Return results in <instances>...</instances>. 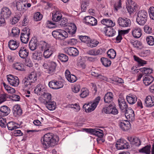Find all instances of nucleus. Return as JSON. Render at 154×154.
<instances>
[{"label": "nucleus", "instance_id": "obj_1", "mask_svg": "<svg viewBox=\"0 0 154 154\" xmlns=\"http://www.w3.org/2000/svg\"><path fill=\"white\" fill-rule=\"evenodd\" d=\"M59 140L58 137L51 133L45 134L41 140V143L45 149H47L50 146H54L57 144Z\"/></svg>", "mask_w": 154, "mask_h": 154}, {"label": "nucleus", "instance_id": "obj_2", "mask_svg": "<svg viewBox=\"0 0 154 154\" xmlns=\"http://www.w3.org/2000/svg\"><path fill=\"white\" fill-rule=\"evenodd\" d=\"M100 99V97H97L93 102L85 103L83 106V109L87 113L93 111L96 108Z\"/></svg>", "mask_w": 154, "mask_h": 154}, {"label": "nucleus", "instance_id": "obj_3", "mask_svg": "<svg viewBox=\"0 0 154 154\" xmlns=\"http://www.w3.org/2000/svg\"><path fill=\"white\" fill-rule=\"evenodd\" d=\"M41 49L44 51L43 56L45 58H48L51 56L54 51V48L53 45L44 43L42 46Z\"/></svg>", "mask_w": 154, "mask_h": 154}, {"label": "nucleus", "instance_id": "obj_4", "mask_svg": "<svg viewBox=\"0 0 154 154\" xmlns=\"http://www.w3.org/2000/svg\"><path fill=\"white\" fill-rule=\"evenodd\" d=\"M148 16V13L146 11H139L136 19L137 23L140 25H143L147 21Z\"/></svg>", "mask_w": 154, "mask_h": 154}, {"label": "nucleus", "instance_id": "obj_5", "mask_svg": "<svg viewBox=\"0 0 154 154\" xmlns=\"http://www.w3.org/2000/svg\"><path fill=\"white\" fill-rule=\"evenodd\" d=\"M52 35L54 38L59 40L64 39L68 36V33L61 29H57L53 31Z\"/></svg>", "mask_w": 154, "mask_h": 154}, {"label": "nucleus", "instance_id": "obj_6", "mask_svg": "<svg viewBox=\"0 0 154 154\" xmlns=\"http://www.w3.org/2000/svg\"><path fill=\"white\" fill-rule=\"evenodd\" d=\"M56 66L55 62L52 61H46L42 65L43 67L45 69H47V72L49 74L53 73L55 72Z\"/></svg>", "mask_w": 154, "mask_h": 154}, {"label": "nucleus", "instance_id": "obj_7", "mask_svg": "<svg viewBox=\"0 0 154 154\" xmlns=\"http://www.w3.org/2000/svg\"><path fill=\"white\" fill-rule=\"evenodd\" d=\"M115 146L118 150H122L128 149L129 147V145L125 140L121 138L116 141Z\"/></svg>", "mask_w": 154, "mask_h": 154}, {"label": "nucleus", "instance_id": "obj_8", "mask_svg": "<svg viewBox=\"0 0 154 154\" xmlns=\"http://www.w3.org/2000/svg\"><path fill=\"white\" fill-rule=\"evenodd\" d=\"M7 79L9 84L14 87L17 86L19 83L18 78L11 75H7Z\"/></svg>", "mask_w": 154, "mask_h": 154}, {"label": "nucleus", "instance_id": "obj_9", "mask_svg": "<svg viewBox=\"0 0 154 154\" xmlns=\"http://www.w3.org/2000/svg\"><path fill=\"white\" fill-rule=\"evenodd\" d=\"M118 23L119 25L122 27H128L131 25V21L128 18L119 17L118 20Z\"/></svg>", "mask_w": 154, "mask_h": 154}, {"label": "nucleus", "instance_id": "obj_10", "mask_svg": "<svg viewBox=\"0 0 154 154\" xmlns=\"http://www.w3.org/2000/svg\"><path fill=\"white\" fill-rule=\"evenodd\" d=\"M12 14L11 9L6 7H4L1 9V16L6 20L8 19L10 17Z\"/></svg>", "mask_w": 154, "mask_h": 154}, {"label": "nucleus", "instance_id": "obj_11", "mask_svg": "<svg viewBox=\"0 0 154 154\" xmlns=\"http://www.w3.org/2000/svg\"><path fill=\"white\" fill-rule=\"evenodd\" d=\"M23 31L20 36V39L21 42L24 43H27L29 39L30 35V30L29 29H25Z\"/></svg>", "mask_w": 154, "mask_h": 154}, {"label": "nucleus", "instance_id": "obj_12", "mask_svg": "<svg viewBox=\"0 0 154 154\" xmlns=\"http://www.w3.org/2000/svg\"><path fill=\"white\" fill-rule=\"evenodd\" d=\"M85 130L86 132L100 137H102L103 136V130L98 128H86Z\"/></svg>", "mask_w": 154, "mask_h": 154}, {"label": "nucleus", "instance_id": "obj_13", "mask_svg": "<svg viewBox=\"0 0 154 154\" xmlns=\"http://www.w3.org/2000/svg\"><path fill=\"white\" fill-rule=\"evenodd\" d=\"M84 22L85 24L89 26H95L97 24L96 19L91 16H87L85 17Z\"/></svg>", "mask_w": 154, "mask_h": 154}, {"label": "nucleus", "instance_id": "obj_14", "mask_svg": "<svg viewBox=\"0 0 154 154\" xmlns=\"http://www.w3.org/2000/svg\"><path fill=\"white\" fill-rule=\"evenodd\" d=\"M48 85L50 88L54 89L60 88L63 86V83L60 81H51L49 82Z\"/></svg>", "mask_w": 154, "mask_h": 154}, {"label": "nucleus", "instance_id": "obj_15", "mask_svg": "<svg viewBox=\"0 0 154 154\" xmlns=\"http://www.w3.org/2000/svg\"><path fill=\"white\" fill-rule=\"evenodd\" d=\"M46 87L45 85L41 84H38L34 89L35 93L39 95H42L46 91Z\"/></svg>", "mask_w": 154, "mask_h": 154}, {"label": "nucleus", "instance_id": "obj_16", "mask_svg": "<svg viewBox=\"0 0 154 154\" xmlns=\"http://www.w3.org/2000/svg\"><path fill=\"white\" fill-rule=\"evenodd\" d=\"M64 52L70 56H76L79 54L77 49L74 47L66 48L64 49Z\"/></svg>", "mask_w": 154, "mask_h": 154}, {"label": "nucleus", "instance_id": "obj_17", "mask_svg": "<svg viewBox=\"0 0 154 154\" xmlns=\"http://www.w3.org/2000/svg\"><path fill=\"white\" fill-rule=\"evenodd\" d=\"M76 27L75 24L73 23L69 24L66 29V31L70 35H72L75 32Z\"/></svg>", "mask_w": 154, "mask_h": 154}, {"label": "nucleus", "instance_id": "obj_18", "mask_svg": "<svg viewBox=\"0 0 154 154\" xmlns=\"http://www.w3.org/2000/svg\"><path fill=\"white\" fill-rule=\"evenodd\" d=\"M125 116L126 118L129 121H133L134 119V114L132 109L128 108L125 112Z\"/></svg>", "mask_w": 154, "mask_h": 154}, {"label": "nucleus", "instance_id": "obj_19", "mask_svg": "<svg viewBox=\"0 0 154 154\" xmlns=\"http://www.w3.org/2000/svg\"><path fill=\"white\" fill-rule=\"evenodd\" d=\"M20 45V43L16 40L11 39L8 43V46L11 50H15L17 49Z\"/></svg>", "mask_w": 154, "mask_h": 154}, {"label": "nucleus", "instance_id": "obj_20", "mask_svg": "<svg viewBox=\"0 0 154 154\" xmlns=\"http://www.w3.org/2000/svg\"><path fill=\"white\" fill-rule=\"evenodd\" d=\"M65 75L66 79L70 82L73 83L77 80L76 77L73 75L71 74L70 72L68 70H66Z\"/></svg>", "mask_w": 154, "mask_h": 154}, {"label": "nucleus", "instance_id": "obj_21", "mask_svg": "<svg viewBox=\"0 0 154 154\" xmlns=\"http://www.w3.org/2000/svg\"><path fill=\"white\" fill-rule=\"evenodd\" d=\"M142 30L140 28L138 27L134 28L132 31V34L133 37L135 38H140L142 35Z\"/></svg>", "mask_w": 154, "mask_h": 154}, {"label": "nucleus", "instance_id": "obj_22", "mask_svg": "<svg viewBox=\"0 0 154 154\" xmlns=\"http://www.w3.org/2000/svg\"><path fill=\"white\" fill-rule=\"evenodd\" d=\"M120 127L123 131L128 130L130 128V122L127 120L122 121L119 123Z\"/></svg>", "mask_w": 154, "mask_h": 154}, {"label": "nucleus", "instance_id": "obj_23", "mask_svg": "<svg viewBox=\"0 0 154 154\" xmlns=\"http://www.w3.org/2000/svg\"><path fill=\"white\" fill-rule=\"evenodd\" d=\"M16 5L17 10L19 11L23 12L26 10V4L21 1H18Z\"/></svg>", "mask_w": 154, "mask_h": 154}, {"label": "nucleus", "instance_id": "obj_24", "mask_svg": "<svg viewBox=\"0 0 154 154\" xmlns=\"http://www.w3.org/2000/svg\"><path fill=\"white\" fill-rule=\"evenodd\" d=\"M128 140L134 146H138L141 145L140 140L138 138L128 137Z\"/></svg>", "mask_w": 154, "mask_h": 154}, {"label": "nucleus", "instance_id": "obj_25", "mask_svg": "<svg viewBox=\"0 0 154 154\" xmlns=\"http://www.w3.org/2000/svg\"><path fill=\"white\" fill-rule=\"evenodd\" d=\"M44 104L46 107L50 111L55 110L56 107V103L54 101H46Z\"/></svg>", "mask_w": 154, "mask_h": 154}, {"label": "nucleus", "instance_id": "obj_26", "mask_svg": "<svg viewBox=\"0 0 154 154\" xmlns=\"http://www.w3.org/2000/svg\"><path fill=\"white\" fill-rule=\"evenodd\" d=\"M29 54L28 50L24 47H21L20 48L19 52V55L20 57L22 58H26Z\"/></svg>", "mask_w": 154, "mask_h": 154}, {"label": "nucleus", "instance_id": "obj_27", "mask_svg": "<svg viewBox=\"0 0 154 154\" xmlns=\"http://www.w3.org/2000/svg\"><path fill=\"white\" fill-rule=\"evenodd\" d=\"M10 108L6 106H2L0 108V116H6L10 112Z\"/></svg>", "mask_w": 154, "mask_h": 154}, {"label": "nucleus", "instance_id": "obj_28", "mask_svg": "<svg viewBox=\"0 0 154 154\" xmlns=\"http://www.w3.org/2000/svg\"><path fill=\"white\" fill-rule=\"evenodd\" d=\"M118 101L120 109L121 110H126L128 105L124 98L122 97H120L118 99Z\"/></svg>", "mask_w": 154, "mask_h": 154}, {"label": "nucleus", "instance_id": "obj_29", "mask_svg": "<svg viewBox=\"0 0 154 154\" xmlns=\"http://www.w3.org/2000/svg\"><path fill=\"white\" fill-rule=\"evenodd\" d=\"M130 42L133 47L138 50L141 49L144 47L143 45L140 41L131 39Z\"/></svg>", "mask_w": 154, "mask_h": 154}, {"label": "nucleus", "instance_id": "obj_30", "mask_svg": "<svg viewBox=\"0 0 154 154\" xmlns=\"http://www.w3.org/2000/svg\"><path fill=\"white\" fill-rule=\"evenodd\" d=\"M101 22L102 24L106 26L108 28L113 27L115 25V23L109 19H103Z\"/></svg>", "mask_w": 154, "mask_h": 154}, {"label": "nucleus", "instance_id": "obj_31", "mask_svg": "<svg viewBox=\"0 0 154 154\" xmlns=\"http://www.w3.org/2000/svg\"><path fill=\"white\" fill-rule=\"evenodd\" d=\"M145 103L146 106L152 107L154 105V97L153 96H147L145 100Z\"/></svg>", "mask_w": 154, "mask_h": 154}, {"label": "nucleus", "instance_id": "obj_32", "mask_svg": "<svg viewBox=\"0 0 154 154\" xmlns=\"http://www.w3.org/2000/svg\"><path fill=\"white\" fill-rule=\"evenodd\" d=\"M13 111L14 115L16 116H20L22 113L21 109L18 104L15 105L13 106Z\"/></svg>", "mask_w": 154, "mask_h": 154}, {"label": "nucleus", "instance_id": "obj_33", "mask_svg": "<svg viewBox=\"0 0 154 154\" xmlns=\"http://www.w3.org/2000/svg\"><path fill=\"white\" fill-rule=\"evenodd\" d=\"M128 103L131 104H134L136 102L137 97L136 95L132 94H129L126 97Z\"/></svg>", "mask_w": 154, "mask_h": 154}, {"label": "nucleus", "instance_id": "obj_34", "mask_svg": "<svg viewBox=\"0 0 154 154\" xmlns=\"http://www.w3.org/2000/svg\"><path fill=\"white\" fill-rule=\"evenodd\" d=\"M62 17L61 14L59 11H54L52 13V20L55 22L60 21Z\"/></svg>", "mask_w": 154, "mask_h": 154}, {"label": "nucleus", "instance_id": "obj_35", "mask_svg": "<svg viewBox=\"0 0 154 154\" xmlns=\"http://www.w3.org/2000/svg\"><path fill=\"white\" fill-rule=\"evenodd\" d=\"M25 88L27 89H30L32 88L34 85L32 82L27 78H25L23 80V81Z\"/></svg>", "mask_w": 154, "mask_h": 154}, {"label": "nucleus", "instance_id": "obj_36", "mask_svg": "<svg viewBox=\"0 0 154 154\" xmlns=\"http://www.w3.org/2000/svg\"><path fill=\"white\" fill-rule=\"evenodd\" d=\"M12 66L14 69L17 70L23 71L24 70V65L20 63H14Z\"/></svg>", "mask_w": 154, "mask_h": 154}, {"label": "nucleus", "instance_id": "obj_37", "mask_svg": "<svg viewBox=\"0 0 154 154\" xmlns=\"http://www.w3.org/2000/svg\"><path fill=\"white\" fill-rule=\"evenodd\" d=\"M42 52L36 51L32 54V57L33 60H40L42 59Z\"/></svg>", "mask_w": 154, "mask_h": 154}, {"label": "nucleus", "instance_id": "obj_38", "mask_svg": "<svg viewBox=\"0 0 154 154\" xmlns=\"http://www.w3.org/2000/svg\"><path fill=\"white\" fill-rule=\"evenodd\" d=\"M113 95L111 92H109L105 94L104 96V101L106 103L111 102L113 100Z\"/></svg>", "mask_w": 154, "mask_h": 154}, {"label": "nucleus", "instance_id": "obj_39", "mask_svg": "<svg viewBox=\"0 0 154 154\" xmlns=\"http://www.w3.org/2000/svg\"><path fill=\"white\" fill-rule=\"evenodd\" d=\"M99 43V41L96 39H91L90 38L87 45L91 48H94L97 47Z\"/></svg>", "mask_w": 154, "mask_h": 154}, {"label": "nucleus", "instance_id": "obj_40", "mask_svg": "<svg viewBox=\"0 0 154 154\" xmlns=\"http://www.w3.org/2000/svg\"><path fill=\"white\" fill-rule=\"evenodd\" d=\"M151 146L149 145H147L140 149L138 151L140 153H145L146 154H150V153Z\"/></svg>", "mask_w": 154, "mask_h": 154}, {"label": "nucleus", "instance_id": "obj_41", "mask_svg": "<svg viewBox=\"0 0 154 154\" xmlns=\"http://www.w3.org/2000/svg\"><path fill=\"white\" fill-rule=\"evenodd\" d=\"M31 82H35L37 79V73L35 72H31L27 78Z\"/></svg>", "mask_w": 154, "mask_h": 154}, {"label": "nucleus", "instance_id": "obj_42", "mask_svg": "<svg viewBox=\"0 0 154 154\" xmlns=\"http://www.w3.org/2000/svg\"><path fill=\"white\" fill-rule=\"evenodd\" d=\"M37 40L32 38L29 42V49L33 51L36 49L37 47Z\"/></svg>", "mask_w": 154, "mask_h": 154}, {"label": "nucleus", "instance_id": "obj_43", "mask_svg": "<svg viewBox=\"0 0 154 154\" xmlns=\"http://www.w3.org/2000/svg\"><path fill=\"white\" fill-rule=\"evenodd\" d=\"M106 35L109 37H112L116 33V31L112 28L109 27L107 28L104 31Z\"/></svg>", "mask_w": 154, "mask_h": 154}, {"label": "nucleus", "instance_id": "obj_44", "mask_svg": "<svg viewBox=\"0 0 154 154\" xmlns=\"http://www.w3.org/2000/svg\"><path fill=\"white\" fill-rule=\"evenodd\" d=\"M153 80L152 77L146 76L143 77V82L145 85L148 86L152 82Z\"/></svg>", "mask_w": 154, "mask_h": 154}, {"label": "nucleus", "instance_id": "obj_45", "mask_svg": "<svg viewBox=\"0 0 154 154\" xmlns=\"http://www.w3.org/2000/svg\"><path fill=\"white\" fill-rule=\"evenodd\" d=\"M6 125L8 129L12 131L18 128V125L13 122H9Z\"/></svg>", "mask_w": 154, "mask_h": 154}, {"label": "nucleus", "instance_id": "obj_46", "mask_svg": "<svg viewBox=\"0 0 154 154\" xmlns=\"http://www.w3.org/2000/svg\"><path fill=\"white\" fill-rule=\"evenodd\" d=\"M100 60L103 65L106 67L109 66L111 63V61L106 58L102 57Z\"/></svg>", "mask_w": 154, "mask_h": 154}, {"label": "nucleus", "instance_id": "obj_47", "mask_svg": "<svg viewBox=\"0 0 154 154\" xmlns=\"http://www.w3.org/2000/svg\"><path fill=\"white\" fill-rule=\"evenodd\" d=\"M20 18V14H16L10 20V23L12 25L15 24L19 21Z\"/></svg>", "mask_w": 154, "mask_h": 154}, {"label": "nucleus", "instance_id": "obj_48", "mask_svg": "<svg viewBox=\"0 0 154 154\" xmlns=\"http://www.w3.org/2000/svg\"><path fill=\"white\" fill-rule=\"evenodd\" d=\"M89 94V91L87 88H82L81 90L80 96L82 98H84L87 97Z\"/></svg>", "mask_w": 154, "mask_h": 154}, {"label": "nucleus", "instance_id": "obj_49", "mask_svg": "<svg viewBox=\"0 0 154 154\" xmlns=\"http://www.w3.org/2000/svg\"><path fill=\"white\" fill-rule=\"evenodd\" d=\"M108 57L110 58L114 59L116 56V53L115 50L113 49H110L107 52Z\"/></svg>", "mask_w": 154, "mask_h": 154}, {"label": "nucleus", "instance_id": "obj_50", "mask_svg": "<svg viewBox=\"0 0 154 154\" xmlns=\"http://www.w3.org/2000/svg\"><path fill=\"white\" fill-rule=\"evenodd\" d=\"M67 107L69 108H73L75 109V111L78 112L80 109V107L79 104L78 103L75 104H69L67 105Z\"/></svg>", "mask_w": 154, "mask_h": 154}, {"label": "nucleus", "instance_id": "obj_51", "mask_svg": "<svg viewBox=\"0 0 154 154\" xmlns=\"http://www.w3.org/2000/svg\"><path fill=\"white\" fill-rule=\"evenodd\" d=\"M134 60L137 62L139 65L143 66L146 63V61L140 59L136 56H134Z\"/></svg>", "mask_w": 154, "mask_h": 154}, {"label": "nucleus", "instance_id": "obj_52", "mask_svg": "<svg viewBox=\"0 0 154 154\" xmlns=\"http://www.w3.org/2000/svg\"><path fill=\"white\" fill-rule=\"evenodd\" d=\"M135 5L134 4H127V8L128 12L131 14L135 11Z\"/></svg>", "mask_w": 154, "mask_h": 154}, {"label": "nucleus", "instance_id": "obj_53", "mask_svg": "<svg viewBox=\"0 0 154 154\" xmlns=\"http://www.w3.org/2000/svg\"><path fill=\"white\" fill-rule=\"evenodd\" d=\"M89 3V2L88 1H84L82 2L81 8L82 11L85 12L86 11Z\"/></svg>", "mask_w": 154, "mask_h": 154}, {"label": "nucleus", "instance_id": "obj_54", "mask_svg": "<svg viewBox=\"0 0 154 154\" xmlns=\"http://www.w3.org/2000/svg\"><path fill=\"white\" fill-rule=\"evenodd\" d=\"M140 70L144 74H147L151 73L152 71V69L145 67L140 68Z\"/></svg>", "mask_w": 154, "mask_h": 154}, {"label": "nucleus", "instance_id": "obj_55", "mask_svg": "<svg viewBox=\"0 0 154 154\" xmlns=\"http://www.w3.org/2000/svg\"><path fill=\"white\" fill-rule=\"evenodd\" d=\"M44 98L45 100L44 103L45 101H50L51 98V95L50 94L47 93L45 92L43 94L41 95Z\"/></svg>", "mask_w": 154, "mask_h": 154}, {"label": "nucleus", "instance_id": "obj_56", "mask_svg": "<svg viewBox=\"0 0 154 154\" xmlns=\"http://www.w3.org/2000/svg\"><path fill=\"white\" fill-rule=\"evenodd\" d=\"M20 32V30L17 27H13L11 30V35L13 36H16L19 35Z\"/></svg>", "mask_w": 154, "mask_h": 154}, {"label": "nucleus", "instance_id": "obj_57", "mask_svg": "<svg viewBox=\"0 0 154 154\" xmlns=\"http://www.w3.org/2000/svg\"><path fill=\"white\" fill-rule=\"evenodd\" d=\"M3 84L5 88L8 93L11 94L15 92V90L13 88L6 85L5 83H4Z\"/></svg>", "mask_w": 154, "mask_h": 154}, {"label": "nucleus", "instance_id": "obj_58", "mask_svg": "<svg viewBox=\"0 0 154 154\" xmlns=\"http://www.w3.org/2000/svg\"><path fill=\"white\" fill-rule=\"evenodd\" d=\"M146 40L148 45L150 46L154 45V38L152 36H148L146 37Z\"/></svg>", "mask_w": 154, "mask_h": 154}, {"label": "nucleus", "instance_id": "obj_59", "mask_svg": "<svg viewBox=\"0 0 154 154\" xmlns=\"http://www.w3.org/2000/svg\"><path fill=\"white\" fill-rule=\"evenodd\" d=\"M58 59L62 62H66L68 60L67 56L63 54H60L58 56Z\"/></svg>", "mask_w": 154, "mask_h": 154}, {"label": "nucleus", "instance_id": "obj_60", "mask_svg": "<svg viewBox=\"0 0 154 154\" xmlns=\"http://www.w3.org/2000/svg\"><path fill=\"white\" fill-rule=\"evenodd\" d=\"M42 15L39 12L35 13L34 15V19L35 21L40 20L42 18Z\"/></svg>", "mask_w": 154, "mask_h": 154}, {"label": "nucleus", "instance_id": "obj_61", "mask_svg": "<svg viewBox=\"0 0 154 154\" xmlns=\"http://www.w3.org/2000/svg\"><path fill=\"white\" fill-rule=\"evenodd\" d=\"M3 117L0 116V126L2 128L5 127L7 125L6 119L4 118Z\"/></svg>", "mask_w": 154, "mask_h": 154}, {"label": "nucleus", "instance_id": "obj_62", "mask_svg": "<svg viewBox=\"0 0 154 154\" xmlns=\"http://www.w3.org/2000/svg\"><path fill=\"white\" fill-rule=\"evenodd\" d=\"M80 86L79 84L75 85L72 88V91L75 93H78L80 90Z\"/></svg>", "mask_w": 154, "mask_h": 154}, {"label": "nucleus", "instance_id": "obj_63", "mask_svg": "<svg viewBox=\"0 0 154 154\" xmlns=\"http://www.w3.org/2000/svg\"><path fill=\"white\" fill-rule=\"evenodd\" d=\"M46 24V27L49 28H55L56 27L55 23L51 21L48 20Z\"/></svg>", "mask_w": 154, "mask_h": 154}, {"label": "nucleus", "instance_id": "obj_64", "mask_svg": "<svg viewBox=\"0 0 154 154\" xmlns=\"http://www.w3.org/2000/svg\"><path fill=\"white\" fill-rule=\"evenodd\" d=\"M61 21L60 23L59 24L61 26L65 27L67 26L69 24H68V20L66 18H63L61 19Z\"/></svg>", "mask_w": 154, "mask_h": 154}]
</instances>
